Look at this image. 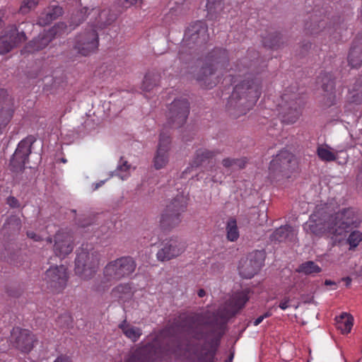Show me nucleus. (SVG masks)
<instances>
[{
	"instance_id": "43",
	"label": "nucleus",
	"mask_w": 362,
	"mask_h": 362,
	"mask_svg": "<svg viewBox=\"0 0 362 362\" xmlns=\"http://www.w3.org/2000/svg\"><path fill=\"white\" fill-rule=\"evenodd\" d=\"M131 293V286L128 284H120L115 287L112 291V294L117 298H123V295Z\"/></svg>"
},
{
	"instance_id": "63",
	"label": "nucleus",
	"mask_w": 362,
	"mask_h": 362,
	"mask_svg": "<svg viewBox=\"0 0 362 362\" xmlns=\"http://www.w3.org/2000/svg\"><path fill=\"white\" fill-rule=\"evenodd\" d=\"M302 300L303 301V303H313L314 302V298H313V296H311V297H308V296H302Z\"/></svg>"
},
{
	"instance_id": "41",
	"label": "nucleus",
	"mask_w": 362,
	"mask_h": 362,
	"mask_svg": "<svg viewBox=\"0 0 362 362\" xmlns=\"http://www.w3.org/2000/svg\"><path fill=\"white\" fill-rule=\"evenodd\" d=\"M168 161V152H165L163 149H157L156 156L153 159L154 167L156 170H159L163 168Z\"/></svg>"
},
{
	"instance_id": "37",
	"label": "nucleus",
	"mask_w": 362,
	"mask_h": 362,
	"mask_svg": "<svg viewBox=\"0 0 362 362\" xmlns=\"http://www.w3.org/2000/svg\"><path fill=\"white\" fill-rule=\"evenodd\" d=\"M322 269L313 261H307L300 264L296 269L298 273H303L305 275H313L320 273Z\"/></svg>"
},
{
	"instance_id": "10",
	"label": "nucleus",
	"mask_w": 362,
	"mask_h": 362,
	"mask_svg": "<svg viewBox=\"0 0 362 362\" xmlns=\"http://www.w3.org/2000/svg\"><path fill=\"white\" fill-rule=\"evenodd\" d=\"M35 141V137L30 135L18 143L9 160L8 168L12 173L18 175L24 171L25 164L29 161V156L32 153V146Z\"/></svg>"
},
{
	"instance_id": "5",
	"label": "nucleus",
	"mask_w": 362,
	"mask_h": 362,
	"mask_svg": "<svg viewBox=\"0 0 362 362\" xmlns=\"http://www.w3.org/2000/svg\"><path fill=\"white\" fill-rule=\"evenodd\" d=\"M187 199L178 193L170 199L161 214L160 226L164 231H170L182 221V215L187 210Z\"/></svg>"
},
{
	"instance_id": "33",
	"label": "nucleus",
	"mask_w": 362,
	"mask_h": 362,
	"mask_svg": "<svg viewBox=\"0 0 362 362\" xmlns=\"http://www.w3.org/2000/svg\"><path fill=\"white\" fill-rule=\"evenodd\" d=\"M336 325L338 329H340L343 334L350 332L353 326V317L351 315L346 313L336 317Z\"/></svg>"
},
{
	"instance_id": "64",
	"label": "nucleus",
	"mask_w": 362,
	"mask_h": 362,
	"mask_svg": "<svg viewBox=\"0 0 362 362\" xmlns=\"http://www.w3.org/2000/svg\"><path fill=\"white\" fill-rule=\"evenodd\" d=\"M94 289L97 291H103L106 289L105 286L98 285V286H94Z\"/></svg>"
},
{
	"instance_id": "52",
	"label": "nucleus",
	"mask_w": 362,
	"mask_h": 362,
	"mask_svg": "<svg viewBox=\"0 0 362 362\" xmlns=\"http://www.w3.org/2000/svg\"><path fill=\"white\" fill-rule=\"evenodd\" d=\"M252 214L254 215H255V214L258 215L257 221L256 223L262 226L264 223L267 222V216L266 211L264 210L260 211V210H258V209H257V208H253Z\"/></svg>"
},
{
	"instance_id": "4",
	"label": "nucleus",
	"mask_w": 362,
	"mask_h": 362,
	"mask_svg": "<svg viewBox=\"0 0 362 362\" xmlns=\"http://www.w3.org/2000/svg\"><path fill=\"white\" fill-rule=\"evenodd\" d=\"M100 254L91 245L82 244L75 259V272L84 279L92 278L99 266Z\"/></svg>"
},
{
	"instance_id": "26",
	"label": "nucleus",
	"mask_w": 362,
	"mask_h": 362,
	"mask_svg": "<svg viewBox=\"0 0 362 362\" xmlns=\"http://www.w3.org/2000/svg\"><path fill=\"white\" fill-rule=\"evenodd\" d=\"M35 336L28 329H22L16 337L15 346L22 352H29L36 342Z\"/></svg>"
},
{
	"instance_id": "59",
	"label": "nucleus",
	"mask_w": 362,
	"mask_h": 362,
	"mask_svg": "<svg viewBox=\"0 0 362 362\" xmlns=\"http://www.w3.org/2000/svg\"><path fill=\"white\" fill-rule=\"evenodd\" d=\"M289 298H285L279 303V308L282 310H285L288 307Z\"/></svg>"
},
{
	"instance_id": "19",
	"label": "nucleus",
	"mask_w": 362,
	"mask_h": 362,
	"mask_svg": "<svg viewBox=\"0 0 362 362\" xmlns=\"http://www.w3.org/2000/svg\"><path fill=\"white\" fill-rule=\"evenodd\" d=\"M203 60L215 68L221 75L228 70L230 65L228 52L222 47H215L206 54Z\"/></svg>"
},
{
	"instance_id": "28",
	"label": "nucleus",
	"mask_w": 362,
	"mask_h": 362,
	"mask_svg": "<svg viewBox=\"0 0 362 362\" xmlns=\"http://www.w3.org/2000/svg\"><path fill=\"white\" fill-rule=\"evenodd\" d=\"M296 233L293 228L288 225L282 226L276 228L269 237L272 242L274 243H281L286 240L292 241Z\"/></svg>"
},
{
	"instance_id": "57",
	"label": "nucleus",
	"mask_w": 362,
	"mask_h": 362,
	"mask_svg": "<svg viewBox=\"0 0 362 362\" xmlns=\"http://www.w3.org/2000/svg\"><path fill=\"white\" fill-rule=\"evenodd\" d=\"M7 204L12 208H18L19 206L18 200L14 197H8Z\"/></svg>"
},
{
	"instance_id": "18",
	"label": "nucleus",
	"mask_w": 362,
	"mask_h": 362,
	"mask_svg": "<svg viewBox=\"0 0 362 362\" xmlns=\"http://www.w3.org/2000/svg\"><path fill=\"white\" fill-rule=\"evenodd\" d=\"M26 40L27 37L23 30L12 27L0 36V54H7Z\"/></svg>"
},
{
	"instance_id": "44",
	"label": "nucleus",
	"mask_w": 362,
	"mask_h": 362,
	"mask_svg": "<svg viewBox=\"0 0 362 362\" xmlns=\"http://www.w3.org/2000/svg\"><path fill=\"white\" fill-rule=\"evenodd\" d=\"M76 224L82 228H85L95 222V217L93 216L81 215L74 218Z\"/></svg>"
},
{
	"instance_id": "49",
	"label": "nucleus",
	"mask_w": 362,
	"mask_h": 362,
	"mask_svg": "<svg viewBox=\"0 0 362 362\" xmlns=\"http://www.w3.org/2000/svg\"><path fill=\"white\" fill-rule=\"evenodd\" d=\"M325 93L323 95L322 103L325 107H329L335 104L336 95L334 90L324 91Z\"/></svg>"
},
{
	"instance_id": "42",
	"label": "nucleus",
	"mask_w": 362,
	"mask_h": 362,
	"mask_svg": "<svg viewBox=\"0 0 362 362\" xmlns=\"http://www.w3.org/2000/svg\"><path fill=\"white\" fill-rule=\"evenodd\" d=\"M222 8V0H207L206 9L211 18L215 17Z\"/></svg>"
},
{
	"instance_id": "7",
	"label": "nucleus",
	"mask_w": 362,
	"mask_h": 362,
	"mask_svg": "<svg viewBox=\"0 0 362 362\" xmlns=\"http://www.w3.org/2000/svg\"><path fill=\"white\" fill-rule=\"evenodd\" d=\"M297 167L295 156L288 150H281L274 157L269 164V175L276 180L288 178Z\"/></svg>"
},
{
	"instance_id": "55",
	"label": "nucleus",
	"mask_w": 362,
	"mask_h": 362,
	"mask_svg": "<svg viewBox=\"0 0 362 362\" xmlns=\"http://www.w3.org/2000/svg\"><path fill=\"white\" fill-rule=\"evenodd\" d=\"M304 315V317L307 319V320H310L311 318H314V317H317V310H316V307L315 305L313 306L312 308H310L309 309V310H306L303 313Z\"/></svg>"
},
{
	"instance_id": "34",
	"label": "nucleus",
	"mask_w": 362,
	"mask_h": 362,
	"mask_svg": "<svg viewBox=\"0 0 362 362\" xmlns=\"http://www.w3.org/2000/svg\"><path fill=\"white\" fill-rule=\"evenodd\" d=\"M262 43L266 47L278 49L284 44V40L280 33L274 32L263 37Z\"/></svg>"
},
{
	"instance_id": "29",
	"label": "nucleus",
	"mask_w": 362,
	"mask_h": 362,
	"mask_svg": "<svg viewBox=\"0 0 362 362\" xmlns=\"http://www.w3.org/2000/svg\"><path fill=\"white\" fill-rule=\"evenodd\" d=\"M331 223H327L322 221H315L310 217V221L306 226V230L316 235H320L325 233L333 235L332 230H334V227Z\"/></svg>"
},
{
	"instance_id": "16",
	"label": "nucleus",
	"mask_w": 362,
	"mask_h": 362,
	"mask_svg": "<svg viewBox=\"0 0 362 362\" xmlns=\"http://www.w3.org/2000/svg\"><path fill=\"white\" fill-rule=\"evenodd\" d=\"M264 257V251L256 250L241 259L238 267L240 276L245 279L253 277L262 267Z\"/></svg>"
},
{
	"instance_id": "54",
	"label": "nucleus",
	"mask_w": 362,
	"mask_h": 362,
	"mask_svg": "<svg viewBox=\"0 0 362 362\" xmlns=\"http://www.w3.org/2000/svg\"><path fill=\"white\" fill-rule=\"evenodd\" d=\"M6 292L8 293V296L14 298H18L21 294V289L13 286H6Z\"/></svg>"
},
{
	"instance_id": "36",
	"label": "nucleus",
	"mask_w": 362,
	"mask_h": 362,
	"mask_svg": "<svg viewBox=\"0 0 362 362\" xmlns=\"http://www.w3.org/2000/svg\"><path fill=\"white\" fill-rule=\"evenodd\" d=\"M321 87L324 91L334 90L335 77L329 72H322L319 76Z\"/></svg>"
},
{
	"instance_id": "56",
	"label": "nucleus",
	"mask_w": 362,
	"mask_h": 362,
	"mask_svg": "<svg viewBox=\"0 0 362 362\" xmlns=\"http://www.w3.org/2000/svg\"><path fill=\"white\" fill-rule=\"evenodd\" d=\"M312 47V43L309 41H303L301 43L300 48H301V54H305Z\"/></svg>"
},
{
	"instance_id": "12",
	"label": "nucleus",
	"mask_w": 362,
	"mask_h": 362,
	"mask_svg": "<svg viewBox=\"0 0 362 362\" xmlns=\"http://www.w3.org/2000/svg\"><path fill=\"white\" fill-rule=\"evenodd\" d=\"M207 29L204 24L201 21L191 25L185 31L182 41V49L179 52V58L180 60H185V48L192 49L196 46H201L207 41ZM189 59H185V61Z\"/></svg>"
},
{
	"instance_id": "3",
	"label": "nucleus",
	"mask_w": 362,
	"mask_h": 362,
	"mask_svg": "<svg viewBox=\"0 0 362 362\" xmlns=\"http://www.w3.org/2000/svg\"><path fill=\"white\" fill-rule=\"evenodd\" d=\"M182 351L189 353V349L170 323L151 342L131 352L124 362H155L165 354Z\"/></svg>"
},
{
	"instance_id": "48",
	"label": "nucleus",
	"mask_w": 362,
	"mask_h": 362,
	"mask_svg": "<svg viewBox=\"0 0 362 362\" xmlns=\"http://www.w3.org/2000/svg\"><path fill=\"white\" fill-rule=\"evenodd\" d=\"M130 168V165L128 164L127 160H123V158H120V163L117 165V169L115 171L110 173V176L117 175L123 179V176L120 174V172H126Z\"/></svg>"
},
{
	"instance_id": "51",
	"label": "nucleus",
	"mask_w": 362,
	"mask_h": 362,
	"mask_svg": "<svg viewBox=\"0 0 362 362\" xmlns=\"http://www.w3.org/2000/svg\"><path fill=\"white\" fill-rule=\"evenodd\" d=\"M37 4L38 0H23L19 11L22 14H26L31 9L34 8Z\"/></svg>"
},
{
	"instance_id": "61",
	"label": "nucleus",
	"mask_w": 362,
	"mask_h": 362,
	"mask_svg": "<svg viewBox=\"0 0 362 362\" xmlns=\"http://www.w3.org/2000/svg\"><path fill=\"white\" fill-rule=\"evenodd\" d=\"M138 0H124V6L129 7L136 4Z\"/></svg>"
},
{
	"instance_id": "53",
	"label": "nucleus",
	"mask_w": 362,
	"mask_h": 362,
	"mask_svg": "<svg viewBox=\"0 0 362 362\" xmlns=\"http://www.w3.org/2000/svg\"><path fill=\"white\" fill-rule=\"evenodd\" d=\"M71 317L67 314L62 315L59 316L57 319V324L62 327H68L71 325Z\"/></svg>"
},
{
	"instance_id": "25",
	"label": "nucleus",
	"mask_w": 362,
	"mask_h": 362,
	"mask_svg": "<svg viewBox=\"0 0 362 362\" xmlns=\"http://www.w3.org/2000/svg\"><path fill=\"white\" fill-rule=\"evenodd\" d=\"M220 153L218 150H209L206 148H199L196 151L194 158L190 163V167L183 172V174L187 173L190 168H198L202 165L205 162L208 161L209 163H213L212 159ZM213 165H211L212 166Z\"/></svg>"
},
{
	"instance_id": "38",
	"label": "nucleus",
	"mask_w": 362,
	"mask_h": 362,
	"mask_svg": "<svg viewBox=\"0 0 362 362\" xmlns=\"http://www.w3.org/2000/svg\"><path fill=\"white\" fill-rule=\"evenodd\" d=\"M247 162L246 158H226L223 159L222 165L226 168H232L233 170H240L243 169L245 167V165Z\"/></svg>"
},
{
	"instance_id": "39",
	"label": "nucleus",
	"mask_w": 362,
	"mask_h": 362,
	"mask_svg": "<svg viewBox=\"0 0 362 362\" xmlns=\"http://www.w3.org/2000/svg\"><path fill=\"white\" fill-rule=\"evenodd\" d=\"M21 229V220L15 216L8 218L6 222L4 224L2 230L4 234L8 233L9 231L11 233H17Z\"/></svg>"
},
{
	"instance_id": "9",
	"label": "nucleus",
	"mask_w": 362,
	"mask_h": 362,
	"mask_svg": "<svg viewBox=\"0 0 362 362\" xmlns=\"http://www.w3.org/2000/svg\"><path fill=\"white\" fill-rule=\"evenodd\" d=\"M136 267L134 259L129 256L122 257L110 262L103 269L107 282L117 281L132 274Z\"/></svg>"
},
{
	"instance_id": "20",
	"label": "nucleus",
	"mask_w": 362,
	"mask_h": 362,
	"mask_svg": "<svg viewBox=\"0 0 362 362\" xmlns=\"http://www.w3.org/2000/svg\"><path fill=\"white\" fill-rule=\"evenodd\" d=\"M218 71L203 60L199 70L194 74V78L199 85L204 88H212L218 83Z\"/></svg>"
},
{
	"instance_id": "50",
	"label": "nucleus",
	"mask_w": 362,
	"mask_h": 362,
	"mask_svg": "<svg viewBox=\"0 0 362 362\" xmlns=\"http://www.w3.org/2000/svg\"><path fill=\"white\" fill-rule=\"evenodd\" d=\"M325 93L323 95L322 103L325 107H329L335 104L336 95L334 90L324 91Z\"/></svg>"
},
{
	"instance_id": "31",
	"label": "nucleus",
	"mask_w": 362,
	"mask_h": 362,
	"mask_svg": "<svg viewBox=\"0 0 362 362\" xmlns=\"http://www.w3.org/2000/svg\"><path fill=\"white\" fill-rule=\"evenodd\" d=\"M118 327L121 329L125 337L133 342H136L142 334V330L141 328L133 326L128 322L127 320H124L120 324H119Z\"/></svg>"
},
{
	"instance_id": "32",
	"label": "nucleus",
	"mask_w": 362,
	"mask_h": 362,
	"mask_svg": "<svg viewBox=\"0 0 362 362\" xmlns=\"http://www.w3.org/2000/svg\"><path fill=\"white\" fill-rule=\"evenodd\" d=\"M160 78V74L158 71H151L147 72L142 82V90L146 92L151 91L159 85Z\"/></svg>"
},
{
	"instance_id": "14",
	"label": "nucleus",
	"mask_w": 362,
	"mask_h": 362,
	"mask_svg": "<svg viewBox=\"0 0 362 362\" xmlns=\"http://www.w3.org/2000/svg\"><path fill=\"white\" fill-rule=\"evenodd\" d=\"M98 46V34L95 26H90L75 38L74 49L83 56L95 52Z\"/></svg>"
},
{
	"instance_id": "35",
	"label": "nucleus",
	"mask_w": 362,
	"mask_h": 362,
	"mask_svg": "<svg viewBox=\"0 0 362 362\" xmlns=\"http://www.w3.org/2000/svg\"><path fill=\"white\" fill-rule=\"evenodd\" d=\"M117 18V15L110 9L103 10L98 16V24L100 28L103 29L105 26L112 24ZM95 28L96 25H94Z\"/></svg>"
},
{
	"instance_id": "11",
	"label": "nucleus",
	"mask_w": 362,
	"mask_h": 362,
	"mask_svg": "<svg viewBox=\"0 0 362 362\" xmlns=\"http://www.w3.org/2000/svg\"><path fill=\"white\" fill-rule=\"evenodd\" d=\"M330 29L329 19L327 17V8L315 5L312 13L305 22L304 30L310 35H317Z\"/></svg>"
},
{
	"instance_id": "27",
	"label": "nucleus",
	"mask_w": 362,
	"mask_h": 362,
	"mask_svg": "<svg viewBox=\"0 0 362 362\" xmlns=\"http://www.w3.org/2000/svg\"><path fill=\"white\" fill-rule=\"evenodd\" d=\"M334 217L333 207L331 204L327 203L317 204L315 206V211L310 215L311 218L318 221H322L327 223L332 222Z\"/></svg>"
},
{
	"instance_id": "46",
	"label": "nucleus",
	"mask_w": 362,
	"mask_h": 362,
	"mask_svg": "<svg viewBox=\"0 0 362 362\" xmlns=\"http://www.w3.org/2000/svg\"><path fill=\"white\" fill-rule=\"evenodd\" d=\"M170 144V136L168 132H165L164 131L161 132L160 134L159 143L158 145V150L160 148L163 149L165 152H168Z\"/></svg>"
},
{
	"instance_id": "15",
	"label": "nucleus",
	"mask_w": 362,
	"mask_h": 362,
	"mask_svg": "<svg viewBox=\"0 0 362 362\" xmlns=\"http://www.w3.org/2000/svg\"><path fill=\"white\" fill-rule=\"evenodd\" d=\"M66 28V25L63 22L55 24L53 27L47 30H44L42 33H40L33 40L30 41L26 45V49L30 52L43 49L57 36L64 33Z\"/></svg>"
},
{
	"instance_id": "47",
	"label": "nucleus",
	"mask_w": 362,
	"mask_h": 362,
	"mask_svg": "<svg viewBox=\"0 0 362 362\" xmlns=\"http://www.w3.org/2000/svg\"><path fill=\"white\" fill-rule=\"evenodd\" d=\"M317 152L318 156L322 160L329 162L334 160L336 159L335 155L329 150L323 146L318 147Z\"/></svg>"
},
{
	"instance_id": "62",
	"label": "nucleus",
	"mask_w": 362,
	"mask_h": 362,
	"mask_svg": "<svg viewBox=\"0 0 362 362\" xmlns=\"http://www.w3.org/2000/svg\"><path fill=\"white\" fill-rule=\"evenodd\" d=\"M88 7H83L81 11H80V16H81V21H83L84 20V17L86 14V13L88 12Z\"/></svg>"
},
{
	"instance_id": "30",
	"label": "nucleus",
	"mask_w": 362,
	"mask_h": 362,
	"mask_svg": "<svg viewBox=\"0 0 362 362\" xmlns=\"http://www.w3.org/2000/svg\"><path fill=\"white\" fill-rule=\"evenodd\" d=\"M63 14V8L59 6L47 7L40 16L38 23L45 26L49 24Z\"/></svg>"
},
{
	"instance_id": "1",
	"label": "nucleus",
	"mask_w": 362,
	"mask_h": 362,
	"mask_svg": "<svg viewBox=\"0 0 362 362\" xmlns=\"http://www.w3.org/2000/svg\"><path fill=\"white\" fill-rule=\"evenodd\" d=\"M248 291L236 293L216 311L180 314L171 323L199 362H215L214 356L228 320L249 300Z\"/></svg>"
},
{
	"instance_id": "6",
	"label": "nucleus",
	"mask_w": 362,
	"mask_h": 362,
	"mask_svg": "<svg viewBox=\"0 0 362 362\" xmlns=\"http://www.w3.org/2000/svg\"><path fill=\"white\" fill-rule=\"evenodd\" d=\"M303 105V100L299 93L285 90L278 105L282 122L287 124L296 122L301 115Z\"/></svg>"
},
{
	"instance_id": "58",
	"label": "nucleus",
	"mask_w": 362,
	"mask_h": 362,
	"mask_svg": "<svg viewBox=\"0 0 362 362\" xmlns=\"http://www.w3.org/2000/svg\"><path fill=\"white\" fill-rule=\"evenodd\" d=\"M27 235L28 238L34 240L35 241H41L42 240V238L40 237V235L36 234L35 232L33 231H28L27 232Z\"/></svg>"
},
{
	"instance_id": "40",
	"label": "nucleus",
	"mask_w": 362,
	"mask_h": 362,
	"mask_svg": "<svg viewBox=\"0 0 362 362\" xmlns=\"http://www.w3.org/2000/svg\"><path fill=\"white\" fill-rule=\"evenodd\" d=\"M227 238L230 241H235L239 238V231L235 218H230L226 225Z\"/></svg>"
},
{
	"instance_id": "45",
	"label": "nucleus",
	"mask_w": 362,
	"mask_h": 362,
	"mask_svg": "<svg viewBox=\"0 0 362 362\" xmlns=\"http://www.w3.org/2000/svg\"><path fill=\"white\" fill-rule=\"evenodd\" d=\"M361 240L362 233L354 230L350 233L348 238L346 240V243L349 245V249H353L356 247Z\"/></svg>"
},
{
	"instance_id": "60",
	"label": "nucleus",
	"mask_w": 362,
	"mask_h": 362,
	"mask_svg": "<svg viewBox=\"0 0 362 362\" xmlns=\"http://www.w3.org/2000/svg\"><path fill=\"white\" fill-rule=\"evenodd\" d=\"M54 362H72L71 360L66 356H58Z\"/></svg>"
},
{
	"instance_id": "17",
	"label": "nucleus",
	"mask_w": 362,
	"mask_h": 362,
	"mask_svg": "<svg viewBox=\"0 0 362 362\" xmlns=\"http://www.w3.org/2000/svg\"><path fill=\"white\" fill-rule=\"evenodd\" d=\"M45 281L47 288L53 292L61 291L66 286L68 276L64 265L52 267L45 274Z\"/></svg>"
},
{
	"instance_id": "23",
	"label": "nucleus",
	"mask_w": 362,
	"mask_h": 362,
	"mask_svg": "<svg viewBox=\"0 0 362 362\" xmlns=\"http://www.w3.org/2000/svg\"><path fill=\"white\" fill-rule=\"evenodd\" d=\"M13 112V99L6 89H0V129L8 124Z\"/></svg>"
},
{
	"instance_id": "8",
	"label": "nucleus",
	"mask_w": 362,
	"mask_h": 362,
	"mask_svg": "<svg viewBox=\"0 0 362 362\" xmlns=\"http://www.w3.org/2000/svg\"><path fill=\"white\" fill-rule=\"evenodd\" d=\"M358 214L353 208H344L334 214L331 223L334 227L332 230L333 236H346L354 228H356L361 223Z\"/></svg>"
},
{
	"instance_id": "24",
	"label": "nucleus",
	"mask_w": 362,
	"mask_h": 362,
	"mask_svg": "<svg viewBox=\"0 0 362 362\" xmlns=\"http://www.w3.org/2000/svg\"><path fill=\"white\" fill-rule=\"evenodd\" d=\"M348 62L352 68H358L362 65V33H358L352 42Z\"/></svg>"
},
{
	"instance_id": "2",
	"label": "nucleus",
	"mask_w": 362,
	"mask_h": 362,
	"mask_svg": "<svg viewBox=\"0 0 362 362\" xmlns=\"http://www.w3.org/2000/svg\"><path fill=\"white\" fill-rule=\"evenodd\" d=\"M248 57L238 62L240 71H245V76L235 85L229 96L226 109L229 115L235 119L245 115L255 105L260 96L262 78L258 74L262 71L259 67L261 59L255 50L249 51Z\"/></svg>"
},
{
	"instance_id": "21",
	"label": "nucleus",
	"mask_w": 362,
	"mask_h": 362,
	"mask_svg": "<svg viewBox=\"0 0 362 362\" xmlns=\"http://www.w3.org/2000/svg\"><path fill=\"white\" fill-rule=\"evenodd\" d=\"M185 250L183 245L177 239L170 238L161 243V247L158 250L156 257L160 262H167L176 258Z\"/></svg>"
},
{
	"instance_id": "13",
	"label": "nucleus",
	"mask_w": 362,
	"mask_h": 362,
	"mask_svg": "<svg viewBox=\"0 0 362 362\" xmlns=\"http://www.w3.org/2000/svg\"><path fill=\"white\" fill-rule=\"evenodd\" d=\"M189 113V103L186 98L175 99L170 104L166 115L165 126L171 128L182 127L187 119Z\"/></svg>"
},
{
	"instance_id": "22",
	"label": "nucleus",
	"mask_w": 362,
	"mask_h": 362,
	"mask_svg": "<svg viewBox=\"0 0 362 362\" xmlns=\"http://www.w3.org/2000/svg\"><path fill=\"white\" fill-rule=\"evenodd\" d=\"M54 252L59 257H66L74 249V237L70 232L59 230L54 236Z\"/></svg>"
}]
</instances>
